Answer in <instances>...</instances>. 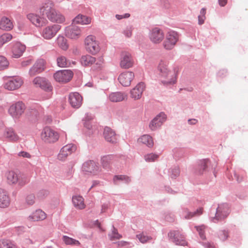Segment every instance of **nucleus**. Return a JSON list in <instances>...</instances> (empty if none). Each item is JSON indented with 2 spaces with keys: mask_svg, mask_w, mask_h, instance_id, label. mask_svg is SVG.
Wrapping results in <instances>:
<instances>
[{
  "mask_svg": "<svg viewBox=\"0 0 248 248\" xmlns=\"http://www.w3.org/2000/svg\"><path fill=\"white\" fill-rule=\"evenodd\" d=\"M144 157L146 161L152 162L158 158V155L154 154H150L146 155Z\"/></svg>",
  "mask_w": 248,
  "mask_h": 248,
  "instance_id": "nucleus-49",
  "label": "nucleus"
},
{
  "mask_svg": "<svg viewBox=\"0 0 248 248\" xmlns=\"http://www.w3.org/2000/svg\"><path fill=\"white\" fill-rule=\"evenodd\" d=\"M101 161L103 168L108 169L109 166V163L111 161V156L110 155L104 156L101 158Z\"/></svg>",
  "mask_w": 248,
  "mask_h": 248,
  "instance_id": "nucleus-42",
  "label": "nucleus"
},
{
  "mask_svg": "<svg viewBox=\"0 0 248 248\" xmlns=\"http://www.w3.org/2000/svg\"><path fill=\"white\" fill-rule=\"evenodd\" d=\"M46 217L47 215L45 212L37 209L27 217V219L30 221H39L45 220Z\"/></svg>",
  "mask_w": 248,
  "mask_h": 248,
  "instance_id": "nucleus-24",
  "label": "nucleus"
},
{
  "mask_svg": "<svg viewBox=\"0 0 248 248\" xmlns=\"http://www.w3.org/2000/svg\"><path fill=\"white\" fill-rule=\"evenodd\" d=\"M32 62H33L32 59H28L22 62L21 66L23 67H26L28 66L29 65H31L32 63Z\"/></svg>",
  "mask_w": 248,
  "mask_h": 248,
  "instance_id": "nucleus-54",
  "label": "nucleus"
},
{
  "mask_svg": "<svg viewBox=\"0 0 248 248\" xmlns=\"http://www.w3.org/2000/svg\"><path fill=\"white\" fill-rule=\"evenodd\" d=\"M149 37L150 40L155 44H159L162 42L164 38L163 31L157 28L153 29L150 32Z\"/></svg>",
  "mask_w": 248,
  "mask_h": 248,
  "instance_id": "nucleus-20",
  "label": "nucleus"
},
{
  "mask_svg": "<svg viewBox=\"0 0 248 248\" xmlns=\"http://www.w3.org/2000/svg\"><path fill=\"white\" fill-rule=\"evenodd\" d=\"M136 237L142 243H145L152 239L151 236L145 235L143 232L137 234Z\"/></svg>",
  "mask_w": 248,
  "mask_h": 248,
  "instance_id": "nucleus-41",
  "label": "nucleus"
},
{
  "mask_svg": "<svg viewBox=\"0 0 248 248\" xmlns=\"http://www.w3.org/2000/svg\"><path fill=\"white\" fill-rule=\"evenodd\" d=\"M219 4L221 6H224L227 2V0H218Z\"/></svg>",
  "mask_w": 248,
  "mask_h": 248,
  "instance_id": "nucleus-58",
  "label": "nucleus"
},
{
  "mask_svg": "<svg viewBox=\"0 0 248 248\" xmlns=\"http://www.w3.org/2000/svg\"><path fill=\"white\" fill-rule=\"evenodd\" d=\"M121 244L122 246H124V245L127 244V243L126 242H121Z\"/></svg>",
  "mask_w": 248,
  "mask_h": 248,
  "instance_id": "nucleus-62",
  "label": "nucleus"
},
{
  "mask_svg": "<svg viewBox=\"0 0 248 248\" xmlns=\"http://www.w3.org/2000/svg\"><path fill=\"white\" fill-rule=\"evenodd\" d=\"M46 61L43 59H38L29 71L30 77H34L44 71L46 68Z\"/></svg>",
  "mask_w": 248,
  "mask_h": 248,
  "instance_id": "nucleus-11",
  "label": "nucleus"
},
{
  "mask_svg": "<svg viewBox=\"0 0 248 248\" xmlns=\"http://www.w3.org/2000/svg\"><path fill=\"white\" fill-rule=\"evenodd\" d=\"M10 203V200L6 191L0 189V207L5 208Z\"/></svg>",
  "mask_w": 248,
  "mask_h": 248,
  "instance_id": "nucleus-33",
  "label": "nucleus"
},
{
  "mask_svg": "<svg viewBox=\"0 0 248 248\" xmlns=\"http://www.w3.org/2000/svg\"><path fill=\"white\" fill-rule=\"evenodd\" d=\"M5 136L9 140L13 141H17L19 139L18 136L12 129L7 130L5 133Z\"/></svg>",
  "mask_w": 248,
  "mask_h": 248,
  "instance_id": "nucleus-39",
  "label": "nucleus"
},
{
  "mask_svg": "<svg viewBox=\"0 0 248 248\" xmlns=\"http://www.w3.org/2000/svg\"><path fill=\"white\" fill-rule=\"evenodd\" d=\"M91 20L90 17L82 15H78L73 20V23L81 25H88L91 23Z\"/></svg>",
  "mask_w": 248,
  "mask_h": 248,
  "instance_id": "nucleus-32",
  "label": "nucleus"
},
{
  "mask_svg": "<svg viewBox=\"0 0 248 248\" xmlns=\"http://www.w3.org/2000/svg\"><path fill=\"white\" fill-rule=\"evenodd\" d=\"M26 47L20 43H16L12 49L13 56L18 58L20 57L25 51Z\"/></svg>",
  "mask_w": 248,
  "mask_h": 248,
  "instance_id": "nucleus-27",
  "label": "nucleus"
},
{
  "mask_svg": "<svg viewBox=\"0 0 248 248\" xmlns=\"http://www.w3.org/2000/svg\"><path fill=\"white\" fill-rule=\"evenodd\" d=\"M109 99L111 102H117L127 98V95L121 92L112 93L109 95Z\"/></svg>",
  "mask_w": 248,
  "mask_h": 248,
  "instance_id": "nucleus-30",
  "label": "nucleus"
},
{
  "mask_svg": "<svg viewBox=\"0 0 248 248\" xmlns=\"http://www.w3.org/2000/svg\"><path fill=\"white\" fill-rule=\"evenodd\" d=\"M206 9L202 8L200 11V15L198 16V22L200 25H202L204 23L205 19Z\"/></svg>",
  "mask_w": 248,
  "mask_h": 248,
  "instance_id": "nucleus-47",
  "label": "nucleus"
},
{
  "mask_svg": "<svg viewBox=\"0 0 248 248\" xmlns=\"http://www.w3.org/2000/svg\"><path fill=\"white\" fill-rule=\"evenodd\" d=\"M57 43L59 47L63 50H66L68 48L67 40L63 36L59 35L58 37Z\"/></svg>",
  "mask_w": 248,
  "mask_h": 248,
  "instance_id": "nucleus-38",
  "label": "nucleus"
},
{
  "mask_svg": "<svg viewBox=\"0 0 248 248\" xmlns=\"http://www.w3.org/2000/svg\"><path fill=\"white\" fill-rule=\"evenodd\" d=\"M57 64L61 67H66L69 66L70 63L67 58L63 56H60L57 59Z\"/></svg>",
  "mask_w": 248,
  "mask_h": 248,
  "instance_id": "nucleus-36",
  "label": "nucleus"
},
{
  "mask_svg": "<svg viewBox=\"0 0 248 248\" xmlns=\"http://www.w3.org/2000/svg\"><path fill=\"white\" fill-rule=\"evenodd\" d=\"M203 213V208H199L196 211L191 212L187 208L184 209L183 211V215L185 219H190L193 217L200 216Z\"/></svg>",
  "mask_w": 248,
  "mask_h": 248,
  "instance_id": "nucleus-31",
  "label": "nucleus"
},
{
  "mask_svg": "<svg viewBox=\"0 0 248 248\" xmlns=\"http://www.w3.org/2000/svg\"><path fill=\"white\" fill-rule=\"evenodd\" d=\"M33 83L36 87H40L46 91L52 90V87L46 78L41 77H37L33 80Z\"/></svg>",
  "mask_w": 248,
  "mask_h": 248,
  "instance_id": "nucleus-17",
  "label": "nucleus"
},
{
  "mask_svg": "<svg viewBox=\"0 0 248 248\" xmlns=\"http://www.w3.org/2000/svg\"><path fill=\"white\" fill-rule=\"evenodd\" d=\"M0 248H17L16 245L8 240L0 241Z\"/></svg>",
  "mask_w": 248,
  "mask_h": 248,
  "instance_id": "nucleus-40",
  "label": "nucleus"
},
{
  "mask_svg": "<svg viewBox=\"0 0 248 248\" xmlns=\"http://www.w3.org/2000/svg\"><path fill=\"white\" fill-rule=\"evenodd\" d=\"M5 177L10 185L17 184L19 186H23L30 181V178L26 174L18 173L14 170H9L6 172Z\"/></svg>",
  "mask_w": 248,
  "mask_h": 248,
  "instance_id": "nucleus-3",
  "label": "nucleus"
},
{
  "mask_svg": "<svg viewBox=\"0 0 248 248\" xmlns=\"http://www.w3.org/2000/svg\"><path fill=\"white\" fill-rule=\"evenodd\" d=\"M108 209V205L106 204H103L102 205L101 209V213H105Z\"/></svg>",
  "mask_w": 248,
  "mask_h": 248,
  "instance_id": "nucleus-57",
  "label": "nucleus"
},
{
  "mask_svg": "<svg viewBox=\"0 0 248 248\" xmlns=\"http://www.w3.org/2000/svg\"><path fill=\"white\" fill-rule=\"evenodd\" d=\"M35 196L32 194L27 195L26 198V202L30 205H33L35 202Z\"/></svg>",
  "mask_w": 248,
  "mask_h": 248,
  "instance_id": "nucleus-48",
  "label": "nucleus"
},
{
  "mask_svg": "<svg viewBox=\"0 0 248 248\" xmlns=\"http://www.w3.org/2000/svg\"><path fill=\"white\" fill-rule=\"evenodd\" d=\"M18 156L22 157L23 158H30L31 157V155L28 152L25 151H21L18 153Z\"/></svg>",
  "mask_w": 248,
  "mask_h": 248,
  "instance_id": "nucleus-53",
  "label": "nucleus"
},
{
  "mask_svg": "<svg viewBox=\"0 0 248 248\" xmlns=\"http://www.w3.org/2000/svg\"><path fill=\"white\" fill-rule=\"evenodd\" d=\"M195 228L196 229L197 231L199 232V234L200 237L202 239H205V236L204 235V230L206 229V226L204 225H202L198 226H195Z\"/></svg>",
  "mask_w": 248,
  "mask_h": 248,
  "instance_id": "nucleus-44",
  "label": "nucleus"
},
{
  "mask_svg": "<svg viewBox=\"0 0 248 248\" xmlns=\"http://www.w3.org/2000/svg\"><path fill=\"white\" fill-rule=\"evenodd\" d=\"M60 136L58 132L50 127H44L40 134V138L46 143H54L57 142Z\"/></svg>",
  "mask_w": 248,
  "mask_h": 248,
  "instance_id": "nucleus-4",
  "label": "nucleus"
},
{
  "mask_svg": "<svg viewBox=\"0 0 248 248\" xmlns=\"http://www.w3.org/2000/svg\"><path fill=\"white\" fill-rule=\"evenodd\" d=\"M73 76V72L70 70H60L54 74V78L58 82L66 83L69 82Z\"/></svg>",
  "mask_w": 248,
  "mask_h": 248,
  "instance_id": "nucleus-10",
  "label": "nucleus"
},
{
  "mask_svg": "<svg viewBox=\"0 0 248 248\" xmlns=\"http://www.w3.org/2000/svg\"><path fill=\"white\" fill-rule=\"evenodd\" d=\"M198 122V120L195 119H190L188 120V123L190 124H195Z\"/></svg>",
  "mask_w": 248,
  "mask_h": 248,
  "instance_id": "nucleus-59",
  "label": "nucleus"
},
{
  "mask_svg": "<svg viewBox=\"0 0 248 248\" xmlns=\"http://www.w3.org/2000/svg\"><path fill=\"white\" fill-rule=\"evenodd\" d=\"M39 12L42 16L45 15L51 22L62 23L65 21V17L54 8V4L51 0L43 3L39 8Z\"/></svg>",
  "mask_w": 248,
  "mask_h": 248,
  "instance_id": "nucleus-2",
  "label": "nucleus"
},
{
  "mask_svg": "<svg viewBox=\"0 0 248 248\" xmlns=\"http://www.w3.org/2000/svg\"><path fill=\"white\" fill-rule=\"evenodd\" d=\"M166 119V115L161 113L155 118L151 122L149 127L152 130H155L159 127Z\"/></svg>",
  "mask_w": 248,
  "mask_h": 248,
  "instance_id": "nucleus-25",
  "label": "nucleus"
},
{
  "mask_svg": "<svg viewBox=\"0 0 248 248\" xmlns=\"http://www.w3.org/2000/svg\"><path fill=\"white\" fill-rule=\"evenodd\" d=\"M175 172L176 174H175V176L178 175L179 173V171L178 170H175Z\"/></svg>",
  "mask_w": 248,
  "mask_h": 248,
  "instance_id": "nucleus-61",
  "label": "nucleus"
},
{
  "mask_svg": "<svg viewBox=\"0 0 248 248\" xmlns=\"http://www.w3.org/2000/svg\"><path fill=\"white\" fill-rule=\"evenodd\" d=\"M129 16H130V14H128V13L125 14L124 15H116V17L118 20H120L123 18H128Z\"/></svg>",
  "mask_w": 248,
  "mask_h": 248,
  "instance_id": "nucleus-55",
  "label": "nucleus"
},
{
  "mask_svg": "<svg viewBox=\"0 0 248 248\" xmlns=\"http://www.w3.org/2000/svg\"><path fill=\"white\" fill-rule=\"evenodd\" d=\"M82 170L89 174H95L99 171V167L95 162L90 160L83 164Z\"/></svg>",
  "mask_w": 248,
  "mask_h": 248,
  "instance_id": "nucleus-18",
  "label": "nucleus"
},
{
  "mask_svg": "<svg viewBox=\"0 0 248 248\" xmlns=\"http://www.w3.org/2000/svg\"><path fill=\"white\" fill-rule=\"evenodd\" d=\"M61 29V26L53 24L44 28L41 32L42 36L46 40L53 38Z\"/></svg>",
  "mask_w": 248,
  "mask_h": 248,
  "instance_id": "nucleus-8",
  "label": "nucleus"
},
{
  "mask_svg": "<svg viewBox=\"0 0 248 248\" xmlns=\"http://www.w3.org/2000/svg\"><path fill=\"white\" fill-rule=\"evenodd\" d=\"M134 64V61L131 54L127 52L122 53L120 66L124 69H128L131 67Z\"/></svg>",
  "mask_w": 248,
  "mask_h": 248,
  "instance_id": "nucleus-21",
  "label": "nucleus"
},
{
  "mask_svg": "<svg viewBox=\"0 0 248 248\" xmlns=\"http://www.w3.org/2000/svg\"><path fill=\"white\" fill-rule=\"evenodd\" d=\"M104 137L109 142L114 143L117 142L118 139L114 131L108 127H106L104 130Z\"/></svg>",
  "mask_w": 248,
  "mask_h": 248,
  "instance_id": "nucleus-26",
  "label": "nucleus"
},
{
  "mask_svg": "<svg viewBox=\"0 0 248 248\" xmlns=\"http://www.w3.org/2000/svg\"><path fill=\"white\" fill-rule=\"evenodd\" d=\"M85 46L86 50L92 54H96L99 51L98 43L93 35H89L85 38Z\"/></svg>",
  "mask_w": 248,
  "mask_h": 248,
  "instance_id": "nucleus-7",
  "label": "nucleus"
},
{
  "mask_svg": "<svg viewBox=\"0 0 248 248\" xmlns=\"http://www.w3.org/2000/svg\"><path fill=\"white\" fill-rule=\"evenodd\" d=\"M208 163L209 160L208 159H203L201 160L199 164L200 169H202V170H205Z\"/></svg>",
  "mask_w": 248,
  "mask_h": 248,
  "instance_id": "nucleus-50",
  "label": "nucleus"
},
{
  "mask_svg": "<svg viewBox=\"0 0 248 248\" xmlns=\"http://www.w3.org/2000/svg\"><path fill=\"white\" fill-rule=\"evenodd\" d=\"M9 65V62L6 58L2 56H0V70L6 68Z\"/></svg>",
  "mask_w": 248,
  "mask_h": 248,
  "instance_id": "nucleus-45",
  "label": "nucleus"
},
{
  "mask_svg": "<svg viewBox=\"0 0 248 248\" xmlns=\"http://www.w3.org/2000/svg\"><path fill=\"white\" fill-rule=\"evenodd\" d=\"M228 237V232L225 231H223L220 235V238L222 240H225Z\"/></svg>",
  "mask_w": 248,
  "mask_h": 248,
  "instance_id": "nucleus-56",
  "label": "nucleus"
},
{
  "mask_svg": "<svg viewBox=\"0 0 248 248\" xmlns=\"http://www.w3.org/2000/svg\"><path fill=\"white\" fill-rule=\"evenodd\" d=\"M44 192H45L44 195H45V194L47 195V192H46L45 191Z\"/></svg>",
  "mask_w": 248,
  "mask_h": 248,
  "instance_id": "nucleus-63",
  "label": "nucleus"
},
{
  "mask_svg": "<svg viewBox=\"0 0 248 248\" xmlns=\"http://www.w3.org/2000/svg\"><path fill=\"white\" fill-rule=\"evenodd\" d=\"M69 102L74 108H79L82 103V97L78 93H71L69 95Z\"/></svg>",
  "mask_w": 248,
  "mask_h": 248,
  "instance_id": "nucleus-23",
  "label": "nucleus"
},
{
  "mask_svg": "<svg viewBox=\"0 0 248 248\" xmlns=\"http://www.w3.org/2000/svg\"><path fill=\"white\" fill-rule=\"evenodd\" d=\"M178 39V36L177 32L174 31L168 32L163 43L164 47L166 49H171L175 45Z\"/></svg>",
  "mask_w": 248,
  "mask_h": 248,
  "instance_id": "nucleus-12",
  "label": "nucleus"
},
{
  "mask_svg": "<svg viewBox=\"0 0 248 248\" xmlns=\"http://www.w3.org/2000/svg\"><path fill=\"white\" fill-rule=\"evenodd\" d=\"M158 71L161 77L162 83L166 85L173 84L176 83L179 68L174 66L171 68L169 67V62L161 60L158 67Z\"/></svg>",
  "mask_w": 248,
  "mask_h": 248,
  "instance_id": "nucleus-1",
  "label": "nucleus"
},
{
  "mask_svg": "<svg viewBox=\"0 0 248 248\" xmlns=\"http://www.w3.org/2000/svg\"><path fill=\"white\" fill-rule=\"evenodd\" d=\"M109 237L111 241L120 239L122 235L118 233L117 230L113 227L112 232L109 234Z\"/></svg>",
  "mask_w": 248,
  "mask_h": 248,
  "instance_id": "nucleus-43",
  "label": "nucleus"
},
{
  "mask_svg": "<svg viewBox=\"0 0 248 248\" xmlns=\"http://www.w3.org/2000/svg\"><path fill=\"white\" fill-rule=\"evenodd\" d=\"M90 119H93V117L91 116Z\"/></svg>",
  "mask_w": 248,
  "mask_h": 248,
  "instance_id": "nucleus-64",
  "label": "nucleus"
},
{
  "mask_svg": "<svg viewBox=\"0 0 248 248\" xmlns=\"http://www.w3.org/2000/svg\"><path fill=\"white\" fill-rule=\"evenodd\" d=\"M138 142L139 143L145 144L149 147H152L154 145L153 139L148 135H144L141 136L138 139Z\"/></svg>",
  "mask_w": 248,
  "mask_h": 248,
  "instance_id": "nucleus-34",
  "label": "nucleus"
},
{
  "mask_svg": "<svg viewBox=\"0 0 248 248\" xmlns=\"http://www.w3.org/2000/svg\"><path fill=\"white\" fill-rule=\"evenodd\" d=\"M145 89V85L143 82H140L130 91V96L134 100L140 99L143 92Z\"/></svg>",
  "mask_w": 248,
  "mask_h": 248,
  "instance_id": "nucleus-22",
  "label": "nucleus"
},
{
  "mask_svg": "<svg viewBox=\"0 0 248 248\" xmlns=\"http://www.w3.org/2000/svg\"><path fill=\"white\" fill-rule=\"evenodd\" d=\"M26 109V106L22 101L12 103L9 107L8 112L14 119H19Z\"/></svg>",
  "mask_w": 248,
  "mask_h": 248,
  "instance_id": "nucleus-5",
  "label": "nucleus"
},
{
  "mask_svg": "<svg viewBox=\"0 0 248 248\" xmlns=\"http://www.w3.org/2000/svg\"><path fill=\"white\" fill-rule=\"evenodd\" d=\"M118 180H125L127 182H128L129 181H130L129 178L128 177L124 176V175L115 176L113 178V180H114V182L116 183V181Z\"/></svg>",
  "mask_w": 248,
  "mask_h": 248,
  "instance_id": "nucleus-51",
  "label": "nucleus"
},
{
  "mask_svg": "<svg viewBox=\"0 0 248 248\" xmlns=\"http://www.w3.org/2000/svg\"><path fill=\"white\" fill-rule=\"evenodd\" d=\"M23 83V80L21 78L15 77L9 78L4 84V88L9 91H14L20 88Z\"/></svg>",
  "mask_w": 248,
  "mask_h": 248,
  "instance_id": "nucleus-13",
  "label": "nucleus"
},
{
  "mask_svg": "<svg viewBox=\"0 0 248 248\" xmlns=\"http://www.w3.org/2000/svg\"><path fill=\"white\" fill-rule=\"evenodd\" d=\"M230 209L226 204H220L217 208L216 216L212 217L211 220L214 223L222 220L225 218L229 214Z\"/></svg>",
  "mask_w": 248,
  "mask_h": 248,
  "instance_id": "nucleus-9",
  "label": "nucleus"
},
{
  "mask_svg": "<svg viewBox=\"0 0 248 248\" xmlns=\"http://www.w3.org/2000/svg\"><path fill=\"white\" fill-rule=\"evenodd\" d=\"M13 38V36L9 33H4L0 36V48L8 43Z\"/></svg>",
  "mask_w": 248,
  "mask_h": 248,
  "instance_id": "nucleus-37",
  "label": "nucleus"
},
{
  "mask_svg": "<svg viewBox=\"0 0 248 248\" xmlns=\"http://www.w3.org/2000/svg\"><path fill=\"white\" fill-rule=\"evenodd\" d=\"M168 236L177 245L186 246L187 245L184 236L178 231H170L168 233Z\"/></svg>",
  "mask_w": 248,
  "mask_h": 248,
  "instance_id": "nucleus-15",
  "label": "nucleus"
},
{
  "mask_svg": "<svg viewBox=\"0 0 248 248\" xmlns=\"http://www.w3.org/2000/svg\"><path fill=\"white\" fill-rule=\"evenodd\" d=\"M134 73L126 71L121 73L119 75L118 80L123 86H129L131 84V82L134 79Z\"/></svg>",
  "mask_w": 248,
  "mask_h": 248,
  "instance_id": "nucleus-19",
  "label": "nucleus"
},
{
  "mask_svg": "<svg viewBox=\"0 0 248 248\" xmlns=\"http://www.w3.org/2000/svg\"><path fill=\"white\" fill-rule=\"evenodd\" d=\"M63 240L64 242V243L67 245H77L79 244L78 241L74 240L66 236H64L63 237Z\"/></svg>",
  "mask_w": 248,
  "mask_h": 248,
  "instance_id": "nucleus-46",
  "label": "nucleus"
},
{
  "mask_svg": "<svg viewBox=\"0 0 248 248\" xmlns=\"http://www.w3.org/2000/svg\"><path fill=\"white\" fill-rule=\"evenodd\" d=\"M133 29V28L132 27H127L124 31V33L126 37H130L132 35Z\"/></svg>",
  "mask_w": 248,
  "mask_h": 248,
  "instance_id": "nucleus-52",
  "label": "nucleus"
},
{
  "mask_svg": "<svg viewBox=\"0 0 248 248\" xmlns=\"http://www.w3.org/2000/svg\"><path fill=\"white\" fill-rule=\"evenodd\" d=\"M72 202L74 206L78 209H83L86 207L84 198L81 196H74L72 198Z\"/></svg>",
  "mask_w": 248,
  "mask_h": 248,
  "instance_id": "nucleus-29",
  "label": "nucleus"
},
{
  "mask_svg": "<svg viewBox=\"0 0 248 248\" xmlns=\"http://www.w3.org/2000/svg\"><path fill=\"white\" fill-rule=\"evenodd\" d=\"M77 147L73 144H68L63 146L58 155V159L61 161L65 160L67 156L76 151Z\"/></svg>",
  "mask_w": 248,
  "mask_h": 248,
  "instance_id": "nucleus-14",
  "label": "nucleus"
},
{
  "mask_svg": "<svg viewBox=\"0 0 248 248\" xmlns=\"http://www.w3.org/2000/svg\"><path fill=\"white\" fill-rule=\"evenodd\" d=\"M65 35L72 39H77L81 36L80 28L76 26L71 25L66 28Z\"/></svg>",
  "mask_w": 248,
  "mask_h": 248,
  "instance_id": "nucleus-16",
  "label": "nucleus"
},
{
  "mask_svg": "<svg viewBox=\"0 0 248 248\" xmlns=\"http://www.w3.org/2000/svg\"><path fill=\"white\" fill-rule=\"evenodd\" d=\"M206 247L208 248H210L211 247H212L211 244H209V243H207L206 244Z\"/></svg>",
  "mask_w": 248,
  "mask_h": 248,
  "instance_id": "nucleus-60",
  "label": "nucleus"
},
{
  "mask_svg": "<svg viewBox=\"0 0 248 248\" xmlns=\"http://www.w3.org/2000/svg\"><path fill=\"white\" fill-rule=\"evenodd\" d=\"M14 27L12 21L8 17L4 16L0 20V29L4 31H10Z\"/></svg>",
  "mask_w": 248,
  "mask_h": 248,
  "instance_id": "nucleus-28",
  "label": "nucleus"
},
{
  "mask_svg": "<svg viewBox=\"0 0 248 248\" xmlns=\"http://www.w3.org/2000/svg\"><path fill=\"white\" fill-rule=\"evenodd\" d=\"M95 62V58L89 55L82 56L80 59V62L84 66H90Z\"/></svg>",
  "mask_w": 248,
  "mask_h": 248,
  "instance_id": "nucleus-35",
  "label": "nucleus"
},
{
  "mask_svg": "<svg viewBox=\"0 0 248 248\" xmlns=\"http://www.w3.org/2000/svg\"><path fill=\"white\" fill-rule=\"evenodd\" d=\"M27 18L37 28H41L48 23V21L42 15L36 13H30L27 15Z\"/></svg>",
  "mask_w": 248,
  "mask_h": 248,
  "instance_id": "nucleus-6",
  "label": "nucleus"
}]
</instances>
